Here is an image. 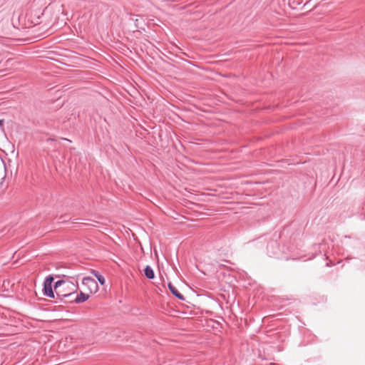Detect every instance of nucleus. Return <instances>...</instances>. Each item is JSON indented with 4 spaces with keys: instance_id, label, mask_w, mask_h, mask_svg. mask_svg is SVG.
I'll return each mask as SVG.
<instances>
[{
    "instance_id": "1",
    "label": "nucleus",
    "mask_w": 365,
    "mask_h": 365,
    "mask_svg": "<svg viewBox=\"0 0 365 365\" xmlns=\"http://www.w3.org/2000/svg\"><path fill=\"white\" fill-rule=\"evenodd\" d=\"M77 289L78 285H76L72 282L60 279L54 284V292L56 295V299H59L61 302L63 301L64 298H70L77 292Z\"/></svg>"
},
{
    "instance_id": "2",
    "label": "nucleus",
    "mask_w": 365,
    "mask_h": 365,
    "mask_svg": "<svg viewBox=\"0 0 365 365\" xmlns=\"http://www.w3.org/2000/svg\"><path fill=\"white\" fill-rule=\"evenodd\" d=\"M53 280L54 278L52 275H48L46 277L43 282V294L46 297L55 299L56 298V295L54 292V288L53 289L52 287Z\"/></svg>"
},
{
    "instance_id": "3",
    "label": "nucleus",
    "mask_w": 365,
    "mask_h": 365,
    "mask_svg": "<svg viewBox=\"0 0 365 365\" xmlns=\"http://www.w3.org/2000/svg\"><path fill=\"white\" fill-rule=\"evenodd\" d=\"M82 284L85 291L88 292L89 294L96 293L98 290V283L91 277H84Z\"/></svg>"
},
{
    "instance_id": "4",
    "label": "nucleus",
    "mask_w": 365,
    "mask_h": 365,
    "mask_svg": "<svg viewBox=\"0 0 365 365\" xmlns=\"http://www.w3.org/2000/svg\"><path fill=\"white\" fill-rule=\"evenodd\" d=\"M89 293H85L80 292V293L73 299H71L70 302H74L76 304L83 303L89 299Z\"/></svg>"
},
{
    "instance_id": "5",
    "label": "nucleus",
    "mask_w": 365,
    "mask_h": 365,
    "mask_svg": "<svg viewBox=\"0 0 365 365\" xmlns=\"http://www.w3.org/2000/svg\"><path fill=\"white\" fill-rule=\"evenodd\" d=\"M168 289L170 291V292L176 297L178 298V299L181 300V301H185V297L178 292V290L175 288V287L171 283V282H169L168 283Z\"/></svg>"
},
{
    "instance_id": "6",
    "label": "nucleus",
    "mask_w": 365,
    "mask_h": 365,
    "mask_svg": "<svg viewBox=\"0 0 365 365\" xmlns=\"http://www.w3.org/2000/svg\"><path fill=\"white\" fill-rule=\"evenodd\" d=\"M144 274L149 279H153L155 277V273L153 268L150 265H147L144 269Z\"/></svg>"
},
{
    "instance_id": "7",
    "label": "nucleus",
    "mask_w": 365,
    "mask_h": 365,
    "mask_svg": "<svg viewBox=\"0 0 365 365\" xmlns=\"http://www.w3.org/2000/svg\"><path fill=\"white\" fill-rule=\"evenodd\" d=\"M91 273L97 278L101 285L105 284L106 280L104 277L101 275L98 271L92 269Z\"/></svg>"
},
{
    "instance_id": "8",
    "label": "nucleus",
    "mask_w": 365,
    "mask_h": 365,
    "mask_svg": "<svg viewBox=\"0 0 365 365\" xmlns=\"http://www.w3.org/2000/svg\"><path fill=\"white\" fill-rule=\"evenodd\" d=\"M4 123V119H0V128L3 127Z\"/></svg>"
},
{
    "instance_id": "9",
    "label": "nucleus",
    "mask_w": 365,
    "mask_h": 365,
    "mask_svg": "<svg viewBox=\"0 0 365 365\" xmlns=\"http://www.w3.org/2000/svg\"><path fill=\"white\" fill-rule=\"evenodd\" d=\"M46 141H47V142H48V141H55V139L51 138H48V139L46 140Z\"/></svg>"
},
{
    "instance_id": "10",
    "label": "nucleus",
    "mask_w": 365,
    "mask_h": 365,
    "mask_svg": "<svg viewBox=\"0 0 365 365\" xmlns=\"http://www.w3.org/2000/svg\"><path fill=\"white\" fill-rule=\"evenodd\" d=\"M63 140H67V141H68V142H71V140H68V138H63Z\"/></svg>"
},
{
    "instance_id": "11",
    "label": "nucleus",
    "mask_w": 365,
    "mask_h": 365,
    "mask_svg": "<svg viewBox=\"0 0 365 365\" xmlns=\"http://www.w3.org/2000/svg\"><path fill=\"white\" fill-rule=\"evenodd\" d=\"M327 267H329L330 266V264L329 262L327 263Z\"/></svg>"
}]
</instances>
